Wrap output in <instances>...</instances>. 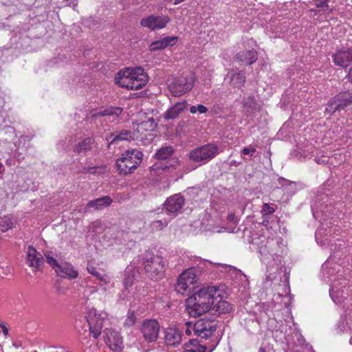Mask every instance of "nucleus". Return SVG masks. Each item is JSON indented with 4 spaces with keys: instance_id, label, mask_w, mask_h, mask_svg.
Wrapping results in <instances>:
<instances>
[{
    "instance_id": "11",
    "label": "nucleus",
    "mask_w": 352,
    "mask_h": 352,
    "mask_svg": "<svg viewBox=\"0 0 352 352\" xmlns=\"http://www.w3.org/2000/svg\"><path fill=\"white\" fill-rule=\"evenodd\" d=\"M157 126V124L155 122L153 118H150L146 121H143L138 124L135 130V133L140 135L141 141L144 139L147 140H153L154 138V134L152 133Z\"/></svg>"
},
{
    "instance_id": "17",
    "label": "nucleus",
    "mask_w": 352,
    "mask_h": 352,
    "mask_svg": "<svg viewBox=\"0 0 352 352\" xmlns=\"http://www.w3.org/2000/svg\"><path fill=\"white\" fill-rule=\"evenodd\" d=\"M164 342L168 346H175L182 341L181 331L176 328H166L164 330Z\"/></svg>"
},
{
    "instance_id": "33",
    "label": "nucleus",
    "mask_w": 352,
    "mask_h": 352,
    "mask_svg": "<svg viewBox=\"0 0 352 352\" xmlns=\"http://www.w3.org/2000/svg\"><path fill=\"white\" fill-rule=\"evenodd\" d=\"M113 333L112 337H111V341H109V344H107L111 349L113 351H116L120 348V345L122 344L121 338L117 331L111 332Z\"/></svg>"
},
{
    "instance_id": "52",
    "label": "nucleus",
    "mask_w": 352,
    "mask_h": 352,
    "mask_svg": "<svg viewBox=\"0 0 352 352\" xmlns=\"http://www.w3.org/2000/svg\"><path fill=\"white\" fill-rule=\"evenodd\" d=\"M156 223H159L160 226H166L168 224L167 222H165L164 223H163L162 221H161V220L157 221Z\"/></svg>"
},
{
    "instance_id": "4",
    "label": "nucleus",
    "mask_w": 352,
    "mask_h": 352,
    "mask_svg": "<svg viewBox=\"0 0 352 352\" xmlns=\"http://www.w3.org/2000/svg\"><path fill=\"white\" fill-rule=\"evenodd\" d=\"M140 135L135 131L130 130L116 131L107 135L108 147L110 149H116L124 146L128 142L138 140Z\"/></svg>"
},
{
    "instance_id": "51",
    "label": "nucleus",
    "mask_w": 352,
    "mask_h": 352,
    "mask_svg": "<svg viewBox=\"0 0 352 352\" xmlns=\"http://www.w3.org/2000/svg\"><path fill=\"white\" fill-rule=\"evenodd\" d=\"M135 151H136V150H135V149H132V150H129V149H128V150H126V151H125V154H127V155H129V154H134V152H135Z\"/></svg>"
},
{
    "instance_id": "40",
    "label": "nucleus",
    "mask_w": 352,
    "mask_h": 352,
    "mask_svg": "<svg viewBox=\"0 0 352 352\" xmlns=\"http://www.w3.org/2000/svg\"><path fill=\"white\" fill-rule=\"evenodd\" d=\"M329 1L330 0H314L315 6L322 10H327L329 8L328 3Z\"/></svg>"
},
{
    "instance_id": "6",
    "label": "nucleus",
    "mask_w": 352,
    "mask_h": 352,
    "mask_svg": "<svg viewBox=\"0 0 352 352\" xmlns=\"http://www.w3.org/2000/svg\"><path fill=\"white\" fill-rule=\"evenodd\" d=\"M217 324V320L208 318H201L193 324V331L197 337L207 339L216 331Z\"/></svg>"
},
{
    "instance_id": "31",
    "label": "nucleus",
    "mask_w": 352,
    "mask_h": 352,
    "mask_svg": "<svg viewBox=\"0 0 352 352\" xmlns=\"http://www.w3.org/2000/svg\"><path fill=\"white\" fill-rule=\"evenodd\" d=\"M245 82V76L241 73H235L230 78V85L235 88L242 87Z\"/></svg>"
},
{
    "instance_id": "3",
    "label": "nucleus",
    "mask_w": 352,
    "mask_h": 352,
    "mask_svg": "<svg viewBox=\"0 0 352 352\" xmlns=\"http://www.w3.org/2000/svg\"><path fill=\"white\" fill-rule=\"evenodd\" d=\"M143 264L146 276L151 280L157 281L164 277L166 262L161 255L147 251L144 254Z\"/></svg>"
},
{
    "instance_id": "54",
    "label": "nucleus",
    "mask_w": 352,
    "mask_h": 352,
    "mask_svg": "<svg viewBox=\"0 0 352 352\" xmlns=\"http://www.w3.org/2000/svg\"><path fill=\"white\" fill-rule=\"evenodd\" d=\"M185 0H174V4L175 5H177L183 1H184Z\"/></svg>"
},
{
    "instance_id": "39",
    "label": "nucleus",
    "mask_w": 352,
    "mask_h": 352,
    "mask_svg": "<svg viewBox=\"0 0 352 352\" xmlns=\"http://www.w3.org/2000/svg\"><path fill=\"white\" fill-rule=\"evenodd\" d=\"M329 160V155H316L314 158V161L319 164H327Z\"/></svg>"
},
{
    "instance_id": "44",
    "label": "nucleus",
    "mask_w": 352,
    "mask_h": 352,
    "mask_svg": "<svg viewBox=\"0 0 352 352\" xmlns=\"http://www.w3.org/2000/svg\"><path fill=\"white\" fill-rule=\"evenodd\" d=\"M174 152H175V151L173 148V147L170 146H165V147L161 148L156 153V154H160V155H162V154H173Z\"/></svg>"
},
{
    "instance_id": "19",
    "label": "nucleus",
    "mask_w": 352,
    "mask_h": 352,
    "mask_svg": "<svg viewBox=\"0 0 352 352\" xmlns=\"http://www.w3.org/2000/svg\"><path fill=\"white\" fill-rule=\"evenodd\" d=\"M260 242L258 244V249L259 253L262 256H267L274 254L273 247L276 245V241L272 238H266L262 236L260 238Z\"/></svg>"
},
{
    "instance_id": "55",
    "label": "nucleus",
    "mask_w": 352,
    "mask_h": 352,
    "mask_svg": "<svg viewBox=\"0 0 352 352\" xmlns=\"http://www.w3.org/2000/svg\"><path fill=\"white\" fill-rule=\"evenodd\" d=\"M258 352H266V349L265 347L261 346L259 348Z\"/></svg>"
},
{
    "instance_id": "7",
    "label": "nucleus",
    "mask_w": 352,
    "mask_h": 352,
    "mask_svg": "<svg viewBox=\"0 0 352 352\" xmlns=\"http://www.w3.org/2000/svg\"><path fill=\"white\" fill-rule=\"evenodd\" d=\"M197 282V276L195 269L189 268L183 272L177 278L175 289L178 293L184 294L188 290L194 288V285Z\"/></svg>"
},
{
    "instance_id": "43",
    "label": "nucleus",
    "mask_w": 352,
    "mask_h": 352,
    "mask_svg": "<svg viewBox=\"0 0 352 352\" xmlns=\"http://www.w3.org/2000/svg\"><path fill=\"white\" fill-rule=\"evenodd\" d=\"M274 208L271 207L268 204H264L261 212L263 216H265L274 213Z\"/></svg>"
},
{
    "instance_id": "24",
    "label": "nucleus",
    "mask_w": 352,
    "mask_h": 352,
    "mask_svg": "<svg viewBox=\"0 0 352 352\" xmlns=\"http://www.w3.org/2000/svg\"><path fill=\"white\" fill-rule=\"evenodd\" d=\"M212 305V311L217 316L229 314L232 310V305L229 302L221 299L217 300V303Z\"/></svg>"
},
{
    "instance_id": "2",
    "label": "nucleus",
    "mask_w": 352,
    "mask_h": 352,
    "mask_svg": "<svg viewBox=\"0 0 352 352\" xmlns=\"http://www.w3.org/2000/svg\"><path fill=\"white\" fill-rule=\"evenodd\" d=\"M148 81V75L142 67L124 68L120 70L115 77L117 85L131 90L143 88Z\"/></svg>"
},
{
    "instance_id": "49",
    "label": "nucleus",
    "mask_w": 352,
    "mask_h": 352,
    "mask_svg": "<svg viewBox=\"0 0 352 352\" xmlns=\"http://www.w3.org/2000/svg\"><path fill=\"white\" fill-rule=\"evenodd\" d=\"M0 327H1L2 329V331H3V333H4L5 336H8V329L7 327H6L5 325L3 324H1L0 326Z\"/></svg>"
},
{
    "instance_id": "20",
    "label": "nucleus",
    "mask_w": 352,
    "mask_h": 352,
    "mask_svg": "<svg viewBox=\"0 0 352 352\" xmlns=\"http://www.w3.org/2000/svg\"><path fill=\"white\" fill-rule=\"evenodd\" d=\"M160 160L156 164L157 169L168 170L171 167H176L179 164V160L174 155H156Z\"/></svg>"
},
{
    "instance_id": "29",
    "label": "nucleus",
    "mask_w": 352,
    "mask_h": 352,
    "mask_svg": "<svg viewBox=\"0 0 352 352\" xmlns=\"http://www.w3.org/2000/svg\"><path fill=\"white\" fill-rule=\"evenodd\" d=\"M219 153L218 147L213 144H206L191 151L190 154H216Z\"/></svg>"
},
{
    "instance_id": "27",
    "label": "nucleus",
    "mask_w": 352,
    "mask_h": 352,
    "mask_svg": "<svg viewBox=\"0 0 352 352\" xmlns=\"http://www.w3.org/2000/svg\"><path fill=\"white\" fill-rule=\"evenodd\" d=\"M236 58L247 65H252L257 60V52L255 50H244L236 54Z\"/></svg>"
},
{
    "instance_id": "25",
    "label": "nucleus",
    "mask_w": 352,
    "mask_h": 352,
    "mask_svg": "<svg viewBox=\"0 0 352 352\" xmlns=\"http://www.w3.org/2000/svg\"><path fill=\"white\" fill-rule=\"evenodd\" d=\"M177 40L176 36H168L162 40L153 42L149 47L151 51H157L166 47L169 45H173Z\"/></svg>"
},
{
    "instance_id": "5",
    "label": "nucleus",
    "mask_w": 352,
    "mask_h": 352,
    "mask_svg": "<svg viewBox=\"0 0 352 352\" xmlns=\"http://www.w3.org/2000/svg\"><path fill=\"white\" fill-rule=\"evenodd\" d=\"M107 316L106 313H98L95 309L89 310L87 313L86 322L89 332L94 338H98L101 334Z\"/></svg>"
},
{
    "instance_id": "13",
    "label": "nucleus",
    "mask_w": 352,
    "mask_h": 352,
    "mask_svg": "<svg viewBox=\"0 0 352 352\" xmlns=\"http://www.w3.org/2000/svg\"><path fill=\"white\" fill-rule=\"evenodd\" d=\"M185 202V199L179 194H175L169 197L164 204V208L168 214L176 216L182 210Z\"/></svg>"
},
{
    "instance_id": "45",
    "label": "nucleus",
    "mask_w": 352,
    "mask_h": 352,
    "mask_svg": "<svg viewBox=\"0 0 352 352\" xmlns=\"http://www.w3.org/2000/svg\"><path fill=\"white\" fill-rule=\"evenodd\" d=\"M278 184L280 185H281L282 186H290L292 184L295 185V184H296V182L287 180L283 177H280L278 179Z\"/></svg>"
},
{
    "instance_id": "9",
    "label": "nucleus",
    "mask_w": 352,
    "mask_h": 352,
    "mask_svg": "<svg viewBox=\"0 0 352 352\" xmlns=\"http://www.w3.org/2000/svg\"><path fill=\"white\" fill-rule=\"evenodd\" d=\"M160 329V324L156 320H145L141 325L140 331L147 342H153L159 337Z\"/></svg>"
},
{
    "instance_id": "41",
    "label": "nucleus",
    "mask_w": 352,
    "mask_h": 352,
    "mask_svg": "<svg viewBox=\"0 0 352 352\" xmlns=\"http://www.w3.org/2000/svg\"><path fill=\"white\" fill-rule=\"evenodd\" d=\"M111 332H115L112 329L106 328L103 331V338L106 344H109V341H111V337H112L113 333Z\"/></svg>"
},
{
    "instance_id": "53",
    "label": "nucleus",
    "mask_w": 352,
    "mask_h": 352,
    "mask_svg": "<svg viewBox=\"0 0 352 352\" xmlns=\"http://www.w3.org/2000/svg\"><path fill=\"white\" fill-rule=\"evenodd\" d=\"M322 234V230H318L316 232V239H318V236L320 235H321Z\"/></svg>"
},
{
    "instance_id": "16",
    "label": "nucleus",
    "mask_w": 352,
    "mask_h": 352,
    "mask_svg": "<svg viewBox=\"0 0 352 352\" xmlns=\"http://www.w3.org/2000/svg\"><path fill=\"white\" fill-rule=\"evenodd\" d=\"M217 345V342L203 344L197 340H190L184 344V352H212Z\"/></svg>"
},
{
    "instance_id": "30",
    "label": "nucleus",
    "mask_w": 352,
    "mask_h": 352,
    "mask_svg": "<svg viewBox=\"0 0 352 352\" xmlns=\"http://www.w3.org/2000/svg\"><path fill=\"white\" fill-rule=\"evenodd\" d=\"M94 144V140L91 138H88L83 141L79 142L75 148V151L78 153H87L91 151Z\"/></svg>"
},
{
    "instance_id": "32",
    "label": "nucleus",
    "mask_w": 352,
    "mask_h": 352,
    "mask_svg": "<svg viewBox=\"0 0 352 352\" xmlns=\"http://www.w3.org/2000/svg\"><path fill=\"white\" fill-rule=\"evenodd\" d=\"M87 269L89 274L96 277L100 281L104 282V283H109L110 282V278L108 276L99 273L93 265H89Z\"/></svg>"
},
{
    "instance_id": "14",
    "label": "nucleus",
    "mask_w": 352,
    "mask_h": 352,
    "mask_svg": "<svg viewBox=\"0 0 352 352\" xmlns=\"http://www.w3.org/2000/svg\"><path fill=\"white\" fill-rule=\"evenodd\" d=\"M352 103V91H343L338 94L329 105L331 108L332 113L344 109Z\"/></svg>"
},
{
    "instance_id": "18",
    "label": "nucleus",
    "mask_w": 352,
    "mask_h": 352,
    "mask_svg": "<svg viewBox=\"0 0 352 352\" xmlns=\"http://www.w3.org/2000/svg\"><path fill=\"white\" fill-rule=\"evenodd\" d=\"M333 58L336 65L346 67L352 62V50L339 51L333 56Z\"/></svg>"
},
{
    "instance_id": "10",
    "label": "nucleus",
    "mask_w": 352,
    "mask_h": 352,
    "mask_svg": "<svg viewBox=\"0 0 352 352\" xmlns=\"http://www.w3.org/2000/svg\"><path fill=\"white\" fill-rule=\"evenodd\" d=\"M193 87L191 79L184 76L175 78L168 88L174 96H181L184 94L190 91Z\"/></svg>"
},
{
    "instance_id": "36",
    "label": "nucleus",
    "mask_w": 352,
    "mask_h": 352,
    "mask_svg": "<svg viewBox=\"0 0 352 352\" xmlns=\"http://www.w3.org/2000/svg\"><path fill=\"white\" fill-rule=\"evenodd\" d=\"M136 317L135 316V314L133 311H129L127 318H126L124 324L125 327H131L133 326L135 322Z\"/></svg>"
},
{
    "instance_id": "46",
    "label": "nucleus",
    "mask_w": 352,
    "mask_h": 352,
    "mask_svg": "<svg viewBox=\"0 0 352 352\" xmlns=\"http://www.w3.org/2000/svg\"><path fill=\"white\" fill-rule=\"evenodd\" d=\"M186 329L185 330V333L186 335L190 336L192 333V330L193 331V324L190 322H186Z\"/></svg>"
},
{
    "instance_id": "12",
    "label": "nucleus",
    "mask_w": 352,
    "mask_h": 352,
    "mask_svg": "<svg viewBox=\"0 0 352 352\" xmlns=\"http://www.w3.org/2000/svg\"><path fill=\"white\" fill-rule=\"evenodd\" d=\"M169 17L168 16H155L150 15L147 17L143 18L140 21V25L144 28H147L151 30H155L162 29L166 27V24L169 22Z\"/></svg>"
},
{
    "instance_id": "50",
    "label": "nucleus",
    "mask_w": 352,
    "mask_h": 352,
    "mask_svg": "<svg viewBox=\"0 0 352 352\" xmlns=\"http://www.w3.org/2000/svg\"><path fill=\"white\" fill-rule=\"evenodd\" d=\"M347 77L349 78V80L352 83V67L349 69Z\"/></svg>"
},
{
    "instance_id": "21",
    "label": "nucleus",
    "mask_w": 352,
    "mask_h": 352,
    "mask_svg": "<svg viewBox=\"0 0 352 352\" xmlns=\"http://www.w3.org/2000/svg\"><path fill=\"white\" fill-rule=\"evenodd\" d=\"M56 272L60 276L69 278H76L78 275V272L74 270V267L67 263L60 264L56 268Z\"/></svg>"
},
{
    "instance_id": "35",
    "label": "nucleus",
    "mask_w": 352,
    "mask_h": 352,
    "mask_svg": "<svg viewBox=\"0 0 352 352\" xmlns=\"http://www.w3.org/2000/svg\"><path fill=\"white\" fill-rule=\"evenodd\" d=\"M214 155H189L190 162H201L202 161L210 160Z\"/></svg>"
},
{
    "instance_id": "8",
    "label": "nucleus",
    "mask_w": 352,
    "mask_h": 352,
    "mask_svg": "<svg viewBox=\"0 0 352 352\" xmlns=\"http://www.w3.org/2000/svg\"><path fill=\"white\" fill-rule=\"evenodd\" d=\"M143 155H135L136 160L133 161L132 155H122L116 161V166L119 174L127 175L133 172L140 163Z\"/></svg>"
},
{
    "instance_id": "28",
    "label": "nucleus",
    "mask_w": 352,
    "mask_h": 352,
    "mask_svg": "<svg viewBox=\"0 0 352 352\" xmlns=\"http://www.w3.org/2000/svg\"><path fill=\"white\" fill-rule=\"evenodd\" d=\"M347 285L346 280H344L342 282L336 280L332 287L329 289V294L332 300L336 302V300L339 296H343L344 290L343 287H345Z\"/></svg>"
},
{
    "instance_id": "37",
    "label": "nucleus",
    "mask_w": 352,
    "mask_h": 352,
    "mask_svg": "<svg viewBox=\"0 0 352 352\" xmlns=\"http://www.w3.org/2000/svg\"><path fill=\"white\" fill-rule=\"evenodd\" d=\"M200 113H205L208 111V109L203 104H199L197 106H191L190 108V112L191 113H195L197 112Z\"/></svg>"
},
{
    "instance_id": "34",
    "label": "nucleus",
    "mask_w": 352,
    "mask_h": 352,
    "mask_svg": "<svg viewBox=\"0 0 352 352\" xmlns=\"http://www.w3.org/2000/svg\"><path fill=\"white\" fill-rule=\"evenodd\" d=\"M13 227V221L9 217L5 216L0 219V231L5 232Z\"/></svg>"
},
{
    "instance_id": "47",
    "label": "nucleus",
    "mask_w": 352,
    "mask_h": 352,
    "mask_svg": "<svg viewBox=\"0 0 352 352\" xmlns=\"http://www.w3.org/2000/svg\"><path fill=\"white\" fill-rule=\"evenodd\" d=\"M256 151L254 146L245 147L243 149V154H250V153H255Z\"/></svg>"
},
{
    "instance_id": "57",
    "label": "nucleus",
    "mask_w": 352,
    "mask_h": 352,
    "mask_svg": "<svg viewBox=\"0 0 352 352\" xmlns=\"http://www.w3.org/2000/svg\"><path fill=\"white\" fill-rule=\"evenodd\" d=\"M137 154H142V151H138Z\"/></svg>"
},
{
    "instance_id": "48",
    "label": "nucleus",
    "mask_w": 352,
    "mask_h": 352,
    "mask_svg": "<svg viewBox=\"0 0 352 352\" xmlns=\"http://www.w3.org/2000/svg\"><path fill=\"white\" fill-rule=\"evenodd\" d=\"M227 219L230 221V222H233L234 223L236 224L237 223V221L236 220V217H235V214L234 213H230L228 215L227 217Z\"/></svg>"
},
{
    "instance_id": "22",
    "label": "nucleus",
    "mask_w": 352,
    "mask_h": 352,
    "mask_svg": "<svg viewBox=\"0 0 352 352\" xmlns=\"http://www.w3.org/2000/svg\"><path fill=\"white\" fill-rule=\"evenodd\" d=\"M186 107V102H177L173 107L167 109L164 114V118L165 120H174L179 116Z\"/></svg>"
},
{
    "instance_id": "38",
    "label": "nucleus",
    "mask_w": 352,
    "mask_h": 352,
    "mask_svg": "<svg viewBox=\"0 0 352 352\" xmlns=\"http://www.w3.org/2000/svg\"><path fill=\"white\" fill-rule=\"evenodd\" d=\"M46 257L47 263L55 270L56 271V268L60 264L58 263L57 261L52 256H50L48 254H45Z\"/></svg>"
},
{
    "instance_id": "23",
    "label": "nucleus",
    "mask_w": 352,
    "mask_h": 352,
    "mask_svg": "<svg viewBox=\"0 0 352 352\" xmlns=\"http://www.w3.org/2000/svg\"><path fill=\"white\" fill-rule=\"evenodd\" d=\"M122 109L120 107H111L98 113V115L105 117L104 121L118 122V117L122 113Z\"/></svg>"
},
{
    "instance_id": "26",
    "label": "nucleus",
    "mask_w": 352,
    "mask_h": 352,
    "mask_svg": "<svg viewBox=\"0 0 352 352\" xmlns=\"http://www.w3.org/2000/svg\"><path fill=\"white\" fill-rule=\"evenodd\" d=\"M112 201H113L110 197L104 196L89 201L86 208H94L96 210H100L103 208L109 206Z\"/></svg>"
},
{
    "instance_id": "15",
    "label": "nucleus",
    "mask_w": 352,
    "mask_h": 352,
    "mask_svg": "<svg viewBox=\"0 0 352 352\" xmlns=\"http://www.w3.org/2000/svg\"><path fill=\"white\" fill-rule=\"evenodd\" d=\"M26 263L29 267L33 268V272L39 270L41 265L43 264V257L35 248L30 245L27 251Z\"/></svg>"
},
{
    "instance_id": "56",
    "label": "nucleus",
    "mask_w": 352,
    "mask_h": 352,
    "mask_svg": "<svg viewBox=\"0 0 352 352\" xmlns=\"http://www.w3.org/2000/svg\"><path fill=\"white\" fill-rule=\"evenodd\" d=\"M94 168H90L89 169V172L90 173H94Z\"/></svg>"
},
{
    "instance_id": "42",
    "label": "nucleus",
    "mask_w": 352,
    "mask_h": 352,
    "mask_svg": "<svg viewBox=\"0 0 352 352\" xmlns=\"http://www.w3.org/2000/svg\"><path fill=\"white\" fill-rule=\"evenodd\" d=\"M134 279V276L129 274V270L126 271V276L124 279V285L125 287H128L132 285Z\"/></svg>"
},
{
    "instance_id": "1",
    "label": "nucleus",
    "mask_w": 352,
    "mask_h": 352,
    "mask_svg": "<svg viewBox=\"0 0 352 352\" xmlns=\"http://www.w3.org/2000/svg\"><path fill=\"white\" fill-rule=\"evenodd\" d=\"M218 297H220V294L216 287L200 288L186 300V310L192 317L199 316L210 309Z\"/></svg>"
}]
</instances>
